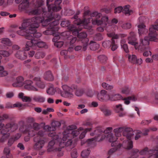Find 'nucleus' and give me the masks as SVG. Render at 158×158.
I'll use <instances>...</instances> for the list:
<instances>
[{"mask_svg": "<svg viewBox=\"0 0 158 158\" xmlns=\"http://www.w3.org/2000/svg\"><path fill=\"white\" fill-rule=\"evenodd\" d=\"M123 98L121 95L119 94H115L110 96V100L112 101L118 100Z\"/></svg>", "mask_w": 158, "mask_h": 158, "instance_id": "obj_40", "label": "nucleus"}, {"mask_svg": "<svg viewBox=\"0 0 158 158\" xmlns=\"http://www.w3.org/2000/svg\"><path fill=\"white\" fill-rule=\"evenodd\" d=\"M122 105L119 104L115 106V110L117 113H119L123 110Z\"/></svg>", "mask_w": 158, "mask_h": 158, "instance_id": "obj_55", "label": "nucleus"}, {"mask_svg": "<svg viewBox=\"0 0 158 158\" xmlns=\"http://www.w3.org/2000/svg\"><path fill=\"white\" fill-rule=\"evenodd\" d=\"M123 129L122 127H121L116 128L114 130V132L115 137L117 138V137H120L121 136V133L123 131Z\"/></svg>", "mask_w": 158, "mask_h": 158, "instance_id": "obj_36", "label": "nucleus"}, {"mask_svg": "<svg viewBox=\"0 0 158 158\" xmlns=\"http://www.w3.org/2000/svg\"><path fill=\"white\" fill-rule=\"evenodd\" d=\"M35 43V48L36 46L40 48H48V46L46 45V43L43 41H38V40H36Z\"/></svg>", "mask_w": 158, "mask_h": 158, "instance_id": "obj_35", "label": "nucleus"}, {"mask_svg": "<svg viewBox=\"0 0 158 158\" xmlns=\"http://www.w3.org/2000/svg\"><path fill=\"white\" fill-rule=\"evenodd\" d=\"M43 9H44V11L45 12V9L42 8V10H40V8H39L36 6L35 8L29 10L28 11H27V13L30 15H35L40 14L43 12Z\"/></svg>", "mask_w": 158, "mask_h": 158, "instance_id": "obj_22", "label": "nucleus"}, {"mask_svg": "<svg viewBox=\"0 0 158 158\" xmlns=\"http://www.w3.org/2000/svg\"><path fill=\"white\" fill-rule=\"evenodd\" d=\"M98 99L102 102H106L110 100V95H109L107 91L105 90H102L98 94Z\"/></svg>", "mask_w": 158, "mask_h": 158, "instance_id": "obj_17", "label": "nucleus"}, {"mask_svg": "<svg viewBox=\"0 0 158 158\" xmlns=\"http://www.w3.org/2000/svg\"><path fill=\"white\" fill-rule=\"evenodd\" d=\"M90 152L89 150H83L81 153V156L84 158H86L89 155Z\"/></svg>", "mask_w": 158, "mask_h": 158, "instance_id": "obj_48", "label": "nucleus"}, {"mask_svg": "<svg viewBox=\"0 0 158 158\" xmlns=\"http://www.w3.org/2000/svg\"><path fill=\"white\" fill-rule=\"evenodd\" d=\"M62 88L64 92L61 93V96L65 98L71 97L73 96V94L71 92L70 87L66 85H64L62 86Z\"/></svg>", "mask_w": 158, "mask_h": 158, "instance_id": "obj_20", "label": "nucleus"}, {"mask_svg": "<svg viewBox=\"0 0 158 158\" xmlns=\"http://www.w3.org/2000/svg\"><path fill=\"white\" fill-rule=\"evenodd\" d=\"M45 55V54L44 52H39L36 53L35 56L36 58L39 59L44 58Z\"/></svg>", "mask_w": 158, "mask_h": 158, "instance_id": "obj_53", "label": "nucleus"}, {"mask_svg": "<svg viewBox=\"0 0 158 158\" xmlns=\"http://www.w3.org/2000/svg\"><path fill=\"white\" fill-rule=\"evenodd\" d=\"M118 145H117L116 144V146H114V148H113L111 149L108 152V154L109 155H111L114 152H115L117 150Z\"/></svg>", "mask_w": 158, "mask_h": 158, "instance_id": "obj_59", "label": "nucleus"}, {"mask_svg": "<svg viewBox=\"0 0 158 158\" xmlns=\"http://www.w3.org/2000/svg\"><path fill=\"white\" fill-rule=\"evenodd\" d=\"M123 134L124 136H125L129 139L127 141V145L125 148L127 149H130L133 147V142L130 139L134 135L131 128L126 127H122Z\"/></svg>", "mask_w": 158, "mask_h": 158, "instance_id": "obj_8", "label": "nucleus"}, {"mask_svg": "<svg viewBox=\"0 0 158 158\" xmlns=\"http://www.w3.org/2000/svg\"><path fill=\"white\" fill-rule=\"evenodd\" d=\"M16 81L13 84L15 87H20L23 85V78L22 77H19L17 78Z\"/></svg>", "mask_w": 158, "mask_h": 158, "instance_id": "obj_29", "label": "nucleus"}, {"mask_svg": "<svg viewBox=\"0 0 158 158\" xmlns=\"http://www.w3.org/2000/svg\"><path fill=\"white\" fill-rule=\"evenodd\" d=\"M122 27L123 29H127L131 28V25L130 23H126L123 24Z\"/></svg>", "mask_w": 158, "mask_h": 158, "instance_id": "obj_57", "label": "nucleus"}, {"mask_svg": "<svg viewBox=\"0 0 158 158\" xmlns=\"http://www.w3.org/2000/svg\"><path fill=\"white\" fill-rule=\"evenodd\" d=\"M153 150L155 151V152L154 153L149 154V156L148 158H158V146H157L156 148H154Z\"/></svg>", "mask_w": 158, "mask_h": 158, "instance_id": "obj_41", "label": "nucleus"}, {"mask_svg": "<svg viewBox=\"0 0 158 158\" xmlns=\"http://www.w3.org/2000/svg\"><path fill=\"white\" fill-rule=\"evenodd\" d=\"M4 154L6 156L7 158H12V157L10 156V150L9 148L5 147L3 150Z\"/></svg>", "mask_w": 158, "mask_h": 158, "instance_id": "obj_45", "label": "nucleus"}, {"mask_svg": "<svg viewBox=\"0 0 158 158\" xmlns=\"http://www.w3.org/2000/svg\"><path fill=\"white\" fill-rule=\"evenodd\" d=\"M1 43L6 45L10 46L11 44V42L10 40L7 38H2L1 40Z\"/></svg>", "mask_w": 158, "mask_h": 158, "instance_id": "obj_38", "label": "nucleus"}, {"mask_svg": "<svg viewBox=\"0 0 158 158\" xmlns=\"http://www.w3.org/2000/svg\"><path fill=\"white\" fill-rule=\"evenodd\" d=\"M77 141V139H73L72 138L67 137L66 139L64 140L62 138V140L61 141V142L62 143H63L64 144V146H66L67 147L70 146V148H74L75 146L76 143Z\"/></svg>", "mask_w": 158, "mask_h": 158, "instance_id": "obj_19", "label": "nucleus"}, {"mask_svg": "<svg viewBox=\"0 0 158 158\" xmlns=\"http://www.w3.org/2000/svg\"><path fill=\"white\" fill-rule=\"evenodd\" d=\"M108 36L110 37H112V40L113 39H117L120 37L119 34H115L114 32L108 33L107 34Z\"/></svg>", "mask_w": 158, "mask_h": 158, "instance_id": "obj_42", "label": "nucleus"}, {"mask_svg": "<svg viewBox=\"0 0 158 158\" xmlns=\"http://www.w3.org/2000/svg\"><path fill=\"white\" fill-rule=\"evenodd\" d=\"M96 138H97L96 136L95 135V137L94 138L89 139L86 141H85L84 140H82L81 143V145H83L85 143H86L89 144H90L91 143H92V142L94 141H97L96 140Z\"/></svg>", "mask_w": 158, "mask_h": 158, "instance_id": "obj_44", "label": "nucleus"}, {"mask_svg": "<svg viewBox=\"0 0 158 158\" xmlns=\"http://www.w3.org/2000/svg\"><path fill=\"white\" fill-rule=\"evenodd\" d=\"M29 0H22V2L19 5V8L22 11H25L26 13L29 10L30 3Z\"/></svg>", "mask_w": 158, "mask_h": 158, "instance_id": "obj_21", "label": "nucleus"}, {"mask_svg": "<svg viewBox=\"0 0 158 158\" xmlns=\"http://www.w3.org/2000/svg\"><path fill=\"white\" fill-rule=\"evenodd\" d=\"M158 39L155 36H146L144 37L143 39L141 40H140V44L142 45L141 46H139V49L141 51H143L149 48V41H157Z\"/></svg>", "mask_w": 158, "mask_h": 158, "instance_id": "obj_11", "label": "nucleus"}, {"mask_svg": "<svg viewBox=\"0 0 158 158\" xmlns=\"http://www.w3.org/2000/svg\"><path fill=\"white\" fill-rule=\"evenodd\" d=\"M102 86L103 88L107 90H112L114 88V86L113 85H109L105 82L102 83Z\"/></svg>", "mask_w": 158, "mask_h": 158, "instance_id": "obj_37", "label": "nucleus"}, {"mask_svg": "<svg viewBox=\"0 0 158 158\" xmlns=\"http://www.w3.org/2000/svg\"><path fill=\"white\" fill-rule=\"evenodd\" d=\"M137 27L139 28L138 30L139 36L143 34H145L148 32V29L145 28L146 26L143 24L142 23L138 25Z\"/></svg>", "mask_w": 158, "mask_h": 158, "instance_id": "obj_26", "label": "nucleus"}, {"mask_svg": "<svg viewBox=\"0 0 158 158\" xmlns=\"http://www.w3.org/2000/svg\"><path fill=\"white\" fill-rule=\"evenodd\" d=\"M40 129V125L36 123H34L33 127L28 126L24 131L25 133L28 134L30 136L33 137L36 135L37 131Z\"/></svg>", "mask_w": 158, "mask_h": 158, "instance_id": "obj_14", "label": "nucleus"}, {"mask_svg": "<svg viewBox=\"0 0 158 158\" xmlns=\"http://www.w3.org/2000/svg\"><path fill=\"white\" fill-rule=\"evenodd\" d=\"M61 125L60 123L57 121H53L51 124L52 130L53 131L56 130V127H60Z\"/></svg>", "mask_w": 158, "mask_h": 158, "instance_id": "obj_34", "label": "nucleus"}, {"mask_svg": "<svg viewBox=\"0 0 158 158\" xmlns=\"http://www.w3.org/2000/svg\"><path fill=\"white\" fill-rule=\"evenodd\" d=\"M76 128V126L74 125H72L67 127L63 133V140L66 139L68 137L72 138L74 139V137L78 136L80 133L79 131L77 130L73 131V130Z\"/></svg>", "mask_w": 158, "mask_h": 158, "instance_id": "obj_9", "label": "nucleus"}, {"mask_svg": "<svg viewBox=\"0 0 158 158\" xmlns=\"http://www.w3.org/2000/svg\"><path fill=\"white\" fill-rule=\"evenodd\" d=\"M37 28H33L31 26V23L30 25V35H26V39L29 40H32L33 39L34 37L39 38L40 37L41 34L40 33L36 32V29Z\"/></svg>", "mask_w": 158, "mask_h": 158, "instance_id": "obj_16", "label": "nucleus"}, {"mask_svg": "<svg viewBox=\"0 0 158 158\" xmlns=\"http://www.w3.org/2000/svg\"><path fill=\"white\" fill-rule=\"evenodd\" d=\"M156 30V29L154 28V25L152 26L149 29L150 33L149 34V36H152L153 37V36H155L156 37L154 34V32Z\"/></svg>", "mask_w": 158, "mask_h": 158, "instance_id": "obj_49", "label": "nucleus"}, {"mask_svg": "<svg viewBox=\"0 0 158 158\" xmlns=\"http://www.w3.org/2000/svg\"><path fill=\"white\" fill-rule=\"evenodd\" d=\"M84 93V90L83 89H77L75 92V94L77 96H81Z\"/></svg>", "mask_w": 158, "mask_h": 158, "instance_id": "obj_47", "label": "nucleus"}, {"mask_svg": "<svg viewBox=\"0 0 158 158\" xmlns=\"http://www.w3.org/2000/svg\"><path fill=\"white\" fill-rule=\"evenodd\" d=\"M90 11L87 10L85 11L84 14V19L81 20L80 19H77V20L81 22V23H78V25L86 24L87 25L90 23L91 19L92 24L93 25H96L98 26L104 25V27L107 26L108 23L109 19L107 16H105L101 17L102 14L98 12H94L89 15Z\"/></svg>", "mask_w": 158, "mask_h": 158, "instance_id": "obj_1", "label": "nucleus"}, {"mask_svg": "<svg viewBox=\"0 0 158 158\" xmlns=\"http://www.w3.org/2000/svg\"><path fill=\"white\" fill-rule=\"evenodd\" d=\"M112 128L111 127H108L103 132V130L101 128H99L94 131V133H90V135L92 136L96 135L97 138H96V140L98 141H102L106 137L104 134H109L112 130Z\"/></svg>", "mask_w": 158, "mask_h": 158, "instance_id": "obj_10", "label": "nucleus"}, {"mask_svg": "<svg viewBox=\"0 0 158 158\" xmlns=\"http://www.w3.org/2000/svg\"><path fill=\"white\" fill-rule=\"evenodd\" d=\"M11 53L5 50H0V55L3 56L4 57H8L11 54Z\"/></svg>", "mask_w": 158, "mask_h": 158, "instance_id": "obj_51", "label": "nucleus"}, {"mask_svg": "<svg viewBox=\"0 0 158 158\" xmlns=\"http://www.w3.org/2000/svg\"><path fill=\"white\" fill-rule=\"evenodd\" d=\"M59 35H57L56 37H54L53 39V41L54 43V45L57 48H61L63 44V42L61 41H58V40L60 39V37L59 36Z\"/></svg>", "mask_w": 158, "mask_h": 158, "instance_id": "obj_28", "label": "nucleus"}, {"mask_svg": "<svg viewBox=\"0 0 158 158\" xmlns=\"http://www.w3.org/2000/svg\"><path fill=\"white\" fill-rule=\"evenodd\" d=\"M35 42L36 40H33V39L27 42L24 50L28 51L30 50V48H32L33 49H35Z\"/></svg>", "mask_w": 158, "mask_h": 158, "instance_id": "obj_24", "label": "nucleus"}, {"mask_svg": "<svg viewBox=\"0 0 158 158\" xmlns=\"http://www.w3.org/2000/svg\"><path fill=\"white\" fill-rule=\"evenodd\" d=\"M77 19L75 20L74 21V23L77 26H79L78 27H74L73 26H70L68 27V28L70 31L72 32L73 35H77L78 37L80 39H84L82 40V43L83 44L82 50L85 51L86 50L89 41V39L86 38L87 36V34L84 32L79 33L78 31H80L83 28L85 27L84 25H86L84 24L78 25L77 24L78 23H81V22L77 21Z\"/></svg>", "mask_w": 158, "mask_h": 158, "instance_id": "obj_4", "label": "nucleus"}, {"mask_svg": "<svg viewBox=\"0 0 158 158\" xmlns=\"http://www.w3.org/2000/svg\"><path fill=\"white\" fill-rule=\"evenodd\" d=\"M31 20V19H26L19 27V30L17 31V33L21 35H25L26 38L27 35H30Z\"/></svg>", "mask_w": 158, "mask_h": 158, "instance_id": "obj_7", "label": "nucleus"}, {"mask_svg": "<svg viewBox=\"0 0 158 158\" xmlns=\"http://www.w3.org/2000/svg\"><path fill=\"white\" fill-rule=\"evenodd\" d=\"M136 36L135 32L132 31L130 32V36L128 37V43L134 46L136 49H139V47Z\"/></svg>", "mask_w": 158, "mask_h": 158, "instance_id": "obj_15", "label": "nucleus"}, {"mask_svg": "<svg viewBox=\"0 0 158 158\" xmlns=\"http://www.w3.org/2000/svg\"><path fill=\"white\" fill-rule=\"evenodd\" d=\"M98 58L100 61L102 63H105L107 60V57L103 55H101L99 56L98 57Z\"/></svg>", "mask_w": 158, "mask_h": 158, "instance_id": "obj_46", "label": "nucleus"}, {"mask_svg": "<svg viewBox=\"0 0 158 158\" xmlns=\"http://www.w3.org/2000/svg\"><path fill=\"white\" fill-rule=\"evenodd\" d=\"M100 109L105 116H110L111 114V110L105 105L102 106L100 107Z\"/></svg>", "mask_w": 158, "mask_h": 158, "instance_id": "obj_27", "label": "nucleus"}, {"mask_svg": "<svg viewBox=\"0 0 158 158\" xmlns=\"http://www.w3.org/2000/svg\"><path fill=\"white\" fill-rule=\"evenodd\" d=\"M107 140L110 143H112V146H115L116 143V141L117 139V138L114 136L112 133H110L108 134L107 136Z\"/></svg>", "mask_w": 158, "mask_h": 158, "instance_id": "obj_23", "label": "nucleus"}, {"mask_svg": "<svg viewBox=\"0 0 158 158\" xmlns=\"http://www.w3.org/2000/svg\"><path fill=\"white\" fill-rule=\"evenodd\" d=\"M33 147L36 150H40L43 148L45 143V139L38 136H35L33 139Z\"/></svg>", "mask_w": 158, "mask_h": 158, "instance_id": "obj_13", "label": "nucleus"}, {"mask_svg": "<svg viewBox=\"0 0 158 158\" xmlns=\"http://www.w3.org/2000/svg\"><path fill=\"white\" fill-rule=\"evenodd\" d=\"M64 13L66 15H70L73 13V11L72 10L67 9L65 10Z\"/></svg>", "mask_w": 158, "mask_h": 158, "instance_id": "obj_63", "label": "nucleus"}, {"mask_svg": "<svg viewBox=\"0 0 158 158\" xmlns=\"http://www.w3.org/2000/svg\"><path fill=\"white\" fill-rule=\"evenodd\" d=\"M48 136L52 138V140L50 141L48 146L47 151L48 152H56L60 151L62 148L64 147V144L62 143V139L54 132L50 133Z\"/></svg>", "mask_w": 158, "mask_h": 158, "instance_id": "obj_5", "label": "nucleus"}, {"mask_svg": "<svg viewBox=\"0 0 158 158\" xmlns=\"http://www.w3.org/2000/svg\"><path fill=\"white\" fill-rule=\"evenodd\" d=\"M70 24V22L68 20H64L62 21L61 25L63 27H68Z\"/></svg>", "mask_w": 158, "mask_h": 158, "instance_id": "obj_58", "label": "nucleus"}, {"mask_svg": "<svg viewBox=\"0 0 158 158\" xmlns=\"http://www.w3.org/2000/svg\"><path fill=\"white\" fill-rule=\"evenodd\" d=\"M30 79L27 80L24 82V88L27 90L33 91H37L38 89L36 86L44 89L45 87L44 83L41 81L40 78L39 77H34L30 74L28 76Z\"/></svg>", "mask_w": 158, "mask_h": 158, "instance_id": "obj_3", "label": "nucleus"}, {"mask_svg": "<svg viewBox=\"0 0 158 158\" xmlns=\"http://www.w3.org/2000/svg\"><path fill=\"white\" fill-rule=\"evenodd\" d=\"M130 89L127 87L123 88L121 90V92L126 94H129L131 93Z\"/></svg>", "mask_w": 158, "mask_h": 158, "instance_id": "obj_54", "label": "nucleus"}, {"mask_svg": "<svg viewBox=\"0 0 158 158\" xmlns=\"http://www.w3.org/2000/svg\"><path fill=\"white\" fill-rule=\"evenodd\" d=\"M2 128L1 131L2 134L0 139V142H4L10 137V134L9 131H13L18 128V125L14 123H8L5 126L3 123L0 124V130Z\"/></svg>", "mask_w": 158, "mask_h": 158, "instance_id": "obj_6", "label": "nucleus"}, {"mask_svg": "<svg viewBox=\"0 0 158 158\" xmlns=\"http://www.w3.org/2000/svg\"><path fill=\"white\" fill-rule=\"evenodd\" d=\"M15 56L17 58L22 60L26 59L27 56L26 54L24 52L20 51H19L17 52L15 54Z\"/></svg>", "mask_w": 158, "mask_h": 158, "instance_id": "obj_30", "label": "nucleus"}, {"mask_svg": "<svg viewBox=\"0 0 158 158\" xmlns=\"http://www.w3.org/2000/svg\"><path fill=\"white\" fill-rule=\"evenodd\" d=\"M71 156L72 158H77V157L78 154L76 149H74L71 151Z\"/></svg>", "mask_w": 158, "mask_h": 158, "instance_id": "obj_52", "label": "nucleus"}, {"mask_svg": "<svg viewBox=\"0 0 158 158\" xmlns=\"http://www.w3.org/2000/svg\"><path fill=\"white\" fill-rule=\"evenodd\" d=\"M37 6H36L37 7L40 8L41 6L44 5V1L43 0H38L36 1Z\"/></svg>", "mask_w": 158, "mask_h": 158, "instance_id": "obj_60", "label": "nucleus"}, {"mask_svg": "<svg viewBox=\"0 0 158 158\" xmlns=\"http://www.w3.org/2000/svg\"><path fill=\"white\" fill-rule=\"evenodd\" d=\"M99 47V45L98 44L94 43L93 44L91 45L90 48L92 50H95L97 48H98Z\"/></svg>", "mask_w": 158, "mask_h": 158, "instance_id": "obj_64", "label": "nucleus"}, {"mask_svg": "<svg viewBox=\"0 0 158 158\" xmlns=\"http://www.w3.org/2000/svg\"><path fill=\"white\" fill-rule=\"evenodd\" d=\"M56 92V90L55 89L52 85L47 90V94L50 95H53Z\"/></svg>", "mask_w": 158, "mask_h": 158, "instance_id": "obj_43", "label": "nucleus"}, {"mask_svg": "<svg viewBox=\"0 0 158 158\" xmlns=\"http://www.w3.org/2000/svg\"><path fill=\"white\" fill-rule=\"evenodd\" d=\"M103 37L101 34H96L94 37V39L97 41H100L102 40Z\"/></svg>", "mask_w": 158, "mask_h": 158, "instance_id": "obj_61", "label": "nucleus"}, {"mask_svg": "<svg viewBox=\"0 0 158 158\" xmlns=\"http://www.w3.org/2000/svg\"><path fill=\"white\" fill-rule=\"evenodd\" d=\"M155 152V151L153 150H148V148H145L139 152V153L141 155H145L148 154L154 153Z\"/></svg>", "mask_w": 158, "mask_h": 158, "instance_id": "obj_32", "label": "nucleus"}, {"mask_svg": "<svg viewBox=\"0 0 158 158\" xmlns=\"http://www.w3.org/2000/svg\"><path fill=\"white\" fill-rule=\"evenodd\" d=\"M53 0H47V6L48 7V11L52 14L53 12H57L60 10L61 8L60 6L62 2L61 0H56L54 4L49 5L50 2H52Z\"/></svg>", "mask_w": 158, "mask_h": 158, "instance_id": "obj_12", "label": "nucleus"}, {"mask_svg": "<svg viewBox=\"0 0 158 158\" xmlns=\"http://www.w3.org/2000/svg\"><path fill=\"white\" fill-rule=\"evenodd\" d=\"M126 56L128 58V61L130 62L133 64H136L137 57L135 55L127 54Z\"/></svg>", "mask_w": 158, "mask_h": 158, "instance_id": "obj_31", "label": "nucleus"}, {"mask_svg": "<svg viewBox=\"0 0 158 158\" xmlns=\"http://www.w3.org/2000/svg\"><path fill=\"white\" fill-rule=\"evenodd\" d=\"M91 130V128H87L84 131H83L81 134L80 135V138L81 139L85 137L86 133L88 131H90Z\"/></svg>", "mask_w": 158, "mask_h": 158, "instance_id": "obj_56", "label": "nucleus"}, {"mask_svg": "<svg viewBox=\"0 0 158 158\" xmlns=\"http://www.w3.org/2000/svg\"><path fill=\"white\" fill-rule=\"evenodd\" d=\"M130 6L129 5L126 6L124 7L123 9L122 10V12L123 13L126 15H129L132 13L131 10H129V8Z\"/></svg>", "mask_w": 158, "mask_h": 158, "instance_id": "obj_39", "label": "nucleus"}, {"mask_svg": "<svg viewBox=\"0 0 158 158\" xmlns=\"http://www.w3.org/2000/svg\"><path fill=\"white\" fill-rule=\"evenodd\" d=\"M59 29L57 25L47 27V30L43 32V34L45 35H52L55 37L59 35V33L57 32Z\"/></svg>", "mask_w": 158, "mask_h": 158, "instance_id": "obj_18", "label": "nucleus"}, {"mask_svg": "<svg viewBox=\"0 0 158 158\" xmlns=\"http://www.w3.org/2000/svg\"><path fill=\"white\" fill-rule=\"evenodd\" d=\"M43 13H42L43 16H45L43 17V19L39 17H34L31 18V26L33 28H38L40 26V24L42 23L43 27L47 26L50 27L58 24L57 21H53L51 22L54 19L53 17V13L52 14L48 12H44V9H43Z\"/></svg>", "mask_w": 158, "mask_h": 158, "instance_id": "obj_2", "label": "nucleus"}, {"mask_svg": "<svg viewBox=\"0 0 158 158\" xmlns=\"http://www.w3.org/2000/svg\"><path fill=\"white\" fill-rule=\"evenodd\" d=\"M111 42L110 41L107 40L103 42L102 43V46L105 48H109L111 46Z\"/></svg>", "mask_w": 158, "mask_h": 158, "instance_id": "obj_50", "label": "nucleus"}, {"mask_svg": "<svg viewBox=\"0 0 158 158\" xmlns=\"http://www.w3.org/2000/svg\"><path fill=\"white\" fill-rule=\"evenodd\" d=\"M44 78L45 80L48 81H52L53 80V77L51 71H48L44 74Z\"/></svg>", "mask_w": 158, "mask_h": 158, "instance_id": "obj_33", "label": "nucleus"}, {"mask_svg": "<svg viewBox=\"0 0 158 158\" xmlns=\"http://www.w3.org/2000/svg\"><path fill=\"white\" fill-rule=\"evenodd\" d=\"M111 45H112L111 49L113 51H115L118 48V46L115 44V41L114 40H112Z\"/></svg>", "mask_w": 158, "mask_h": 158, "instance_id": "obj_62", "label": "nucleus"}, {"mask_svg": "<svg viewBox=\"0 0 158 158\" xmlns=\"http://www.w3.org/2000/svg\"><path fill=\"white\" fill-rule=\"evenodd\" d=\"M32 100L34 102L40 103L44 102L46 100L45 97L41 95L36 94L32 98Z\"/></svg>", "mask_w": 158, "mask_h": 158, "instance_id": "obj_25", "label": "nucleus"}]
</instances>
